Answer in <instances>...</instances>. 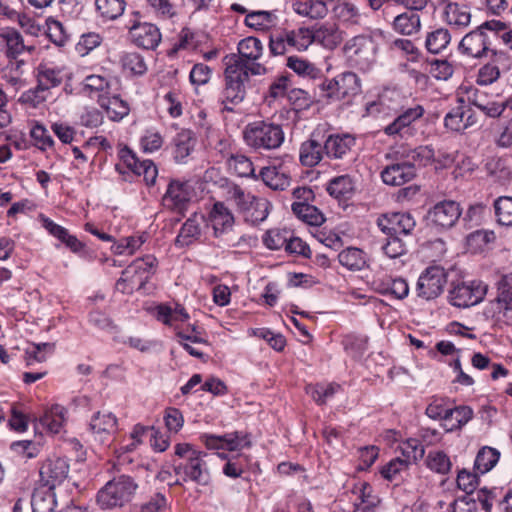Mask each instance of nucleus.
I'll use <instances>...</instances> for the list:
<instances>
[{
  "label": "nucleus",
  "instance_id": "f257e3e1",
  "mask_svg": "<svg viewBox=\"0 0 512 512\" xmlns=\"http://www.w3.org/2000/svg\"><path fill=\"white\" fill-rule=\"evenodd\" d=\"M223 63L225 69L221 103L225 110L233 111V107L240 104L246 97L250 76L265 75L267 68L259 62L245 63L241 57L235 56V53L226 55Z\"/></svg>",
  "mask_w": 512,
  "mask_h": 512
},
{
  "label": "nucleus",
  "instance_id": "f03ea898",
  "mask_svg": "<svg viewBox=\"0 0 512 512\" xmlns=\"http://www.w3.org/2000/svg\"><path fill=\"white\" fill-rule=\"evenodd\" d=\"M175 455L179 457L178 461H174V472L178 476L176 485L191 481L200 486H207L211 482L206 453L195 450L188 443H179L175 446Z\"/></svg>",
  "mask_w": 512,
  "mask_h": 512
},
{
  "label": "nucleus",
  "instance_id": "7ed1b4c3",
  "mask_svg": "<svg viewBox=\"0 0 512 512\" xmlns=\"http://www.w3.org/2000/svg\"><path fill=\"white\" fill-rule=\"evenodd\" d=\"M505 29L506 23L502 21H486L462 38L459 50L472 58L486 57L491 50L493 37L498 36V33Z\"/></svg>",
  "mask_w": 512,
  "mask_h": 512
},
{
  "label": "nucleus",
  "instance_id": "20e7f679",
  "mask_svg": "<svg viewBox=\"0 0 512 512\" xmlns=\"http://www.w3.org/2000/svg\"><path fill=\"white\" fill-rule=\"evenodd\" d=\"M137 489L138 484L133 477L117 475L98 491L96 501L102 509L121 508L132 500Z\"/></svg>",
  "mask_w": 512,
  "mask_h": 512
},
{
  "label": "nucleus",
  "instance_id": "39448f33",
  "mask_svg": "<svg viewBox=\"0 0 512 512\" xmlns=\"http://www.w3.org/2000/svg\"><path fill=\"white\" fill-rule=\"evenodd\" d=\"M243 138L245 143L254 150L270 151L279 148L285 136L281 125L255 121L245 127Z\"/></svg>",
  "mask_w": 512,
  "mask_h": 512
},
{
  "label": "nucleus",
  "instance_id": "423d86ee",
  "mask_svg": "<svg viewBox=\"0 0 512 512\" xmlns=\"http://www.w3.org/2000/svg\"><path fill=\"white\" fill-rule=\"evenodd\" d=\"M320 97L328 103L346 101L361 93V80L353 72H344L333 79H326L319 85Z\"/></svg>",
  "mask_w": 512,
  "mask_h": 512
},
{
  "label": "nucleus",
  "instance_id": "0eeeda50",
  "mask_svg": "<svg viewBox=\"0 0 512 512\" xmlns=\"http://www.w3.org/2000/svg\"><path fill=\"white\" fill-rule=\"evenodd\" d=\"M424 113L425 109L420 104L402 108L397 117L383 128V132L389 137L412 136L415 131L414 124L424 116Z\"/></svg>",
  "mask_w": 512,
  "mask_h": 512
},
{
  "label": "nucleus",
  "instance_id": "6e6552de",
  "mask_svg": "<svg viewBox=\"0 0 512 512\" xmlns=\"http://www.w3.org/2000/svg\"><path fill=\"white\" fill-rule=\"evenodd\" d=\"M447 282L445 270L439 266L426 268L418 278L416 284L417 295L425 300L437 298Z\"/></svg>",
  "mask_w": 512,
  "mask_h": 512
},
{
  "label": "nucleus",
  "instance_id": "1a4fd4ad",
  "mask_svg": "<svg viewBox=\"0 0 512 512\" xmlns=\"http://www.w3.org/2000/svg\"><path fill=\"white\" fill-rule=\"evenodd\" d=\"M345 51L352 65L362 71L369 70L375 62V46L368 37L352 38L346 43Z\"/></svg>",
  "mask_w": 512,
  "mask_h": 512
},
{
  "label": "nucleus",
  "instance_id": "9d476101",
  "mask_svg": "<svg viewBox=\"0 0 512 512\" xmlns=\"http://www.w3.org/2000/svg\"><path fill=\"white\" fill-rule=\"evenodd\" d=\"M486 294V286L481 282H458L449 291V301L456 307H470L479 303Z\"/></svg>",
  "mask_w": 512,
  "mask_h": 512
},
{
  "label": "nucleus",
  "instance_id": "9b49d317",
  "mask_svg": "<svg viewBox=\"0 0 512 512\" xmlns=\"http://www.w3.org/2000/svg\"><path fill=\"white\" fill-rule=\"evenodd\" d=\"M460 216V205L452 200H444L435 204L428 211L427 219L432 226L446 230L453 227Z\"/></svg>",
  "mask_w": 512,
  "mask_h": 512
},
{
  "label": "nucleus",
  "instance_id": "f8f14e48",
  "mask_svg": "<svg viewBox=\"0 0 512 512\" xmlns=\"http://www.w3.org/2000/svg\"><path fill=\"white\" fill-rule=\"evenodd\" d=\"M118 421L116 416L108 411H98L90 420L89 429L96 442L109 445L117 432Z\"/></svg>",
  "mask_w": 512,
  "mask_h": 512
},
{
  "label": "nucleus",
  "instance_id": "ddd939ff",
  "mask_svg": "<svg viewBox=\"0 0 512 512\" xmlns=\"http://www.w3.org/2000/svg\"><path fill=\"white\" fill-rule=\"evenodd\" d=\"M377 225L386 235H410L416 226V221L410 213L396 212L381 215Z\"/></svg>",
  "mask_w": 512,
  "mask_h": 512
},
{
  "label": "nucleus",
  "instance_id": "4468645a",
  "mask_svg": "<svg viewBox=\"0 0 512 512\" xmlns=\"http://www.w3.org/2000/svg\"><path fill=\"white\" fill-rule=\"evenodd\" d=\"M385 158L388 160H405L412 164L415 168L416 165L426 166L435 159V152L430 146H419L410 148L405 145H400L391 148L386 153Z\"/></svg>",
  "mask_w": 512,
  "mask_h": 512
},
{
  "label": "nucleus",
  "instance_id": "2eb2a0df",
  "mask_svg": "<svg viewBox=\"0 0 512 512\" xmlns=\"http://www.w3.org/2000/svg\"><path fill=\"white\" fill-rule=\"evenodd\" d=\"M128 29L130 40L143 49L154 50L161 42L160 30L152 23L134 21Z\"/></svg>",
  "mask_w": 512,
  "mask_h": 512
},
{
  "label": "nucleus",
  "instance_id": "dca6fc26",
  "mask_svg": "<svg viewBox=\"0 0 512 512\" xmlns=\"http://www.w3.org/2000/svg\"><path fill=\"white\" fill-rule=\"evenodd\" d=\"M68 473L69 464L66 459L48 458L40 466V482L45 487L55 488L67 478Z\"/></svg>",
  "mask_w": 512,
  "mask_h": 512
},
{
  "label": "nucleus",
  "instance_id": "f3484780",
  "mask_svg": "<svg viewBox=\"0 0 512 512\" xmlns=\"http://www.w3.org/2000/svg\"><path fill=\"white\" fill-rule=\"evenodd\" d=\"M228 198L232 200L240 210L246 211L255 206L258 214L255 220L263 221L268 216L269 202L265 199H257L251 193L244 191L238 185H232L228 188Z\"/></svg>",
  "mask_w": 512,
  "mask_h": 512
},
{
  "label": "nucleus",
  "instance_id": "a211bd4d",
  "mask_svg": "<svg viewBox=\"0 0 512 512\" xmlns=\"http://www.w3.org/2000/svg\"><path fill=\"white\" fill-rule=\"evenodd\" d=\"M381 172L383 182L390 186H401L414 179L416 169L405 160H391Z\"/></svg>",
  "mask_w": 512,
  "mask_h": 512
},
{
  "label": "nucleus",
  "instance_id": "6ab92c4d",
  "mask_svg": "<svg viewBox=\"0 0 512 512\" xmlns=\"http://www.w3.org/2000/svg\"><path fill=\"white\" fill-rule=\"evenodd\" d=\"M208 224L213 229L214 237L220 238L232 230L234 216L223 202H215L208 215Z\"/></svg>",
  "mask_w": 512,
  "mask_h": 512
},
{
  "label": "nucleus",
  "instance_id": "aec40b11",
  "mask_svg": "<svg viewBox=\"0 0 512 512\" xmlns=\"http://www.w3.org/2000/svg\"><path fill=\"white\" fill-rule=\"evenodd\" d=\"M191 197L190 186L186 181L171 180L162 197L163 205L171 210H182Z\"/></svg>",
  "mask_w": 512,
  "mask_h": 512
},
{
  "label": "nucleus",
  "instance_id": "412c9836",
  "mask_svg": "<svg viewBox=\"0 0 512 512\" xmlns=\"http://www.w3.org/2000/svg\"><path fill=\"white\" fill-rule=\"evenodd\" d=\"M204 442L208 449H224L230 451L240 450L251 445L248 436L239 432L228 433L223 436L205 435Z\"/></svg>",
  "mask_w": 512,
  "mask_h": 512
},
{
  "label": "nucleus",
  "instance_id": "4be33fe9",
  "mask_svg": "<svg viewBox=\"0 0 512 512\" xmlns=\"http://www.w3.org/2000/svg\"><path fill=\"white\" fill-rule=\"evenodd\" d=\"M323 144L327 158L343 159L355 145V138L350 134H331Z\"/></svg>",
  "mask_w": 512,
  "mask_h": 512
},
{
  "label": "nucleus",
  "instance_id": "5701e85b",
  "mask_svg": "<svg viewBox=\"0 0 512 512\" xmlns=\"http://www.w3.org/2000/svg\"><path fill=\"white\" fill-rule=\"evenodd\" d=\"M311 42H318L327 49H334L343 40L342 31L335 23L325 22L310 31Z\"/></svg>",
  "mask_w": 512,
  "mask_h": 512
},
{
  "label": "nucleus",
  "instance_id": "b1692460",
  "mask_svg": "<svg viewBox=\"0 0 512 512\" xmlns=\"http://www.w3.org/2000/svg\"><path fill=\"white\" fill-rule=\"evenodd\" d=\"M257 177L273 190H285L291 181V177L282 166L262 167Z\"/></svg>",
  "mask_w": 512,
  "mask_h": 512
},
{
  "label": "nucleus",
  "instance_id": "393cba45",
  "mask_svg": "<svg viewBox=\"0 0 512 512\" xmlns=\"http://www.w3.org/2000/svg\"><path fill=\"white\" fill-rule=\"evenodd\" d=\"M324 156V144L315 139L314 135L300 146L299 160L303 166L314 167L321 162Z\"/></svg>",
  "mask_w": 512,
  "mask_h": 512
},
{
  "label": "nucleus",
  "instance_id": "a878e982",
  "mask_svg": "<svg viewBox=\"0 0 512 512\" xmlns=\"http://www.w3.org/2000/svg\"><path fill=\"white\" fill-rule=\"evenodd\" d=\"M393 29L402 35L411 36L418 33L421 29V18L418 12L413 9H407L398 14L393 20Z\"/></svg>",
  "mask_w": 512,
  "mask_h": 512
},
{
  "label": "nucleus",
  "instance_id": "bb28decb",
  "mask_svg": "<svg viewBox=\"0 0 512 512\" xmlns=\"http://www.w3.org/2000/svg\"><path fill=\"white\" fill-rule=\"evenodd\" d=\"M4 40V47H6V56L11 59H17L24 51H33V46H27L24 43L23 37L15 29H4L1 32Z\"/></svg>",
  "mask_w": 512,
  "mask_h": 512
},
{
  "label": "nucleus",
  "instance_id": "cd10ccee",
  "mask_svg": "<svg viewBox=\"0 0 512 512\" xmlns=\"http://www.w3.org/2000/svg\"><path fill=\"white\" fill-rule=\"evenodd\" d=\"M293 10L302 17L318 20L327 16L329 8L324 0H299L293 3Z\"/></svg>",
  "mask_w": 512,
  "mask_h": 512
},
{
  "label": "nucleus",
  "instance_id": "c85d7f7f",
  "mask_svg": "<svg viewBox=\"0 0 512 512\" xmlns=\"http://www.w3.org/2000/svg\"><path fill=\"white\" fill-rule=\"evenodd\" d=\"M174 159L178 163H184L194 150L196 139L191 130H181L173 139Z\"/></svg>",
  "mask_w": 512,
  "mask_h": 512
},
{
  "label": "nucleus",
  "instance_id": "c756f323",
  "mask_svg": "<svg viewBox=\"0 0 512 512\" xmlns=\"http://www.w3.org/2000/svg\"><path fill=\"white\" fill-rule=\"evenodd\" d=\"M55 488L41 486L32 494L31 507L33 512H52L57 501L54 493Z\"/></svg>",
  "mask_w": 512,
  "mask_h": 512
},
{
  "label": "nucleus",
  "instance_id": "7c9ffc66",
  "mask_svg": "<svg viewBox=\"0 0 512 512\" xmlns=\"http://www.w3.org/2000/svg\"><path fill=\"white\" fill-rule=\"evenodd\" d=\"M263 49L260 39L249 36L238 43V53L235 56L241 57L245 63L258 62L263 55Z\"/></svg>",
  "mask_w": 512,
  "mask_h": 512
},
{
  "label": "nucleus",
  "instance_id": "2f4dec72",
  "mask_svg": "<svg viewBox=\"0 0 512 512\" xmlns=\"http://www.w3.org/2000/svg\"><path fill=\"white\" fill-rule=\"evenodd\" d=\"M82 91L89 97H96L99 101V97H105L110 95L112 83L101 75H89L82 83Z\"/></svg>",
  "mask_w": 512,
  "mask_h": 512
},
{
  "label": "nucleus",
  "instance_id": "473e14b6",
  "mask_svg": "<svg viewBox=\"0 0 512 512\" xmlns=\"http://www.w3.org/2000/svg\"><path fill=\"white\" fill-rule=\"evenodd\" d=\"M98 103L101 108L107 112L108 117L113 121H119L129 113V106L127 102L117 95H106L105 97L100 96Z\"/></svg>",
  "mask_w": 512,
  "mask_h": 512
},
{
  "label": "nucleus",
  "instance_id": "72a5a7b5",
  "mask_svg": "<svg viewBox=\"0 0 512 512\" xmlns=\"http://www.w3.org/2000/svg\"><path fill=\"white\" fill-rule=\"evenodd\" d=\"M66 409L61 405H53L45 414L41 417V425L47 429L50 433L58 434L62 431L65 418Z\"/></svg>",
  "mask_w": 512,
  "mask_h": 512
},
{
  "label": "nucleus",
  "instance_id": "f704fd0d",
  "mask_svg": "<svg viewBox=\"0 0 512 512\" xmlns=\"http://www.w3.org/2000/svg\"><path fill=\"white\" fill-rule=\"evenodd\" d=\"M126 8L125 0H95V10L103 21H112L120 17Z\"/></svg>",
  "mask_w": 512,
  "mask_h": 512
},
{
  "label": "nucleus",
  "instance_id": "c9c22d12",
  "mask_svg": "<svg viewBox=\"0 0 512 512\" xmlns=\"http://www.w3.org/2000/svg\"><path fill=\"white\" fill-rule=\"evenodd\" d=\"M156 319L165 325H173L174 322H185L189 319V314L185 308L176 304L174 308L167 304H160L155 308Z\"/></svg>",
  "mask_w": 512,
  "mask_h": 512
},
{
  "label": "nucleus",
  "instance_id": "e433bc0d",
  "mask_svg": "<svg viewBox=\"0 0 512 512\" xmlns=\"http://www.w3.org/2000/svg\"><path fill=\"white\" fill-rule=\"evenodd\" d=\"M37 83L48 92L52 88L58 87L63 80L62 71L56 67L47 64H40L36 73Z\"/></svg>",
  "mask_w": 512,
  "mask_h": 512
},
{
  "label": "nucleus",
  "instance_id": "4c0bfd02",
  "mask_svg": "<svg viewBox=\"0 0 512 512\" xmlns=\"http://www.w3.org/2000/svg\"><path fill=\"white\" fill-rule=\"evenodd\" d=\"M339 263L351 271L362 270L366 266L365 253L355 247H348L338 254Z\"/></svg>",
  "mask_w": 512,
  "mask_h": 512
},
{
  "label": "nucleus",
  "instance_id": "58836bf2",
  "mask_svg": "<svg viewBox=\"0 0 512 512\" xmlns=\"http://www.w3.org/2000/svg\"><path fill=\"white\" fill-rule=\"evenodd\" d=\"M201 234L200 221L197 216L188 218L182 225L175 243L180 247L188 246L199 238Z\"/></svg>",
  "mask_w": 512,
  "mask_h": 512
},
{
  "label": "nucleus",
  "instance_id": "ea45409f",
  "mask_svg": "<svg viewBox=\"0 0 512 512\" xmlns=\"http://www.w3.org/2000/svg\"><path fill=\"white\" fill-rule=\"evenodd\" d=\"M444 16L449 25L461 28L468 26L471 21V13L468 7L458 3L448 4L444 8Z\"/></svg>",
  "mask_w": 512,
  "mask_h": 512
},
{
  "label": "nucleus",
  "instance_id": "a19ab883",
  "mask_svg": "<svg viewBox=\"0 0 512 512\" xmlns=\"http://www.w3.org/2000/svg\"><path fill=\"white\" fill-rule=\"evenodd\" d=\"M277 17L273 12L266 10L250 11L245 17V25L258 31H264L271 28Z\"/></svg>",
  "mask_w": 512,
  "mask_h": 512
},
{
  "label": "nucleus",
  "instance_id": "79ce46f5",
  "mask_svg": "<svg viewBox=\"0 0 512 512\" xmlns=\"http://www.w3.org/2000/svg\"><path fill=\"white\" fill-rule=\"evenodd\" d=\"M292 211L299 219L310 225L318 226L325 220L317 207L305 202H294L292 204Z\"/></svg>",
  "mask_w": 512,
  "mask_h": 512
},
{
  "label": "nucleus",
  "instance_id": "37998d69",
  "mask_svg": "<svg viewBox=\"0 0 512 512\" xmlns=\"http://www.w3.org/2000/svg\"><path fill=\"white\" fill-rule=\"evenodd\" d=\"M451 41V35L445 28H438L429 32L426 36L425 47L432 54H439L447 48Z\"/></svg>",
  "mask_w": 512,
  "mask_h": 512
},
{
  "label": "nucleus",
  "instance_id": "c03bdc74",
  "mask_svg": "<svg viewBox=\"0 0 512 512\" xmlns=\"http://www.w3.org/2000/svg\"><path fill=\"white\" fill-rule=\"evenodd\" d=\"M354 182L349 175H342L330 180L327 191L329 194L338 199L349 198L354 192Z\"/></svg>",
  "mask_w": 512,
  "mask_h": 512
},
{
  "label": "nucleus",
  "instance_id": "a18cd8bd",
  "mask_svg": "<svg viewBox=\"0 0 512 512\" xmlns=\"http://www.w3.org/2000/svg\"><path fill=\"white\" fill-rule=\"evenodd\" d=\"M500 453L491 447H483L476 455L474 469L484 474L490 471L498 462Z\"/></svg>",
  "mask_w": 512,
  "mask_h": 512
},
{
  "label": "nucleus",
  "instance_id": "49530a36",
  "mask_svg": "<svg viewBox=\"0 0 512 512\" xmlns=\"http://www.w3.org/2000/svg\"><path fill=\"white\" fill-rule=\"evenodd\" d=\"M227 165L231 171L240 177L258 179L252 161L245 155H231L227 159Z\"/></svg>",
  "mask_w": 512,
  "mask_h": 512
},
{
  "label": "nucleus",
  "instance_id": "de8ad7c7",
  "mask_svg": "<svg viewBox=\"0 0 512 512\" xmlns=\"http://www.w3.org/2000/svg\"><path fill=\"white\" fill-rule=\"evenodd\" d=\"M379 291L382 294L393 295L397 299H404L408 296L409 286L403 278H387L379 284Z\"/></svg>",
  "mask_w": 512,
  "mask_h": 512
},
{
  "label": "nucleus",
  "instance_id": "09e8293b",
  "mask_svg": "<svg viewBox=\"0 0 512 512\" xmlns=\"http://www.w3.org/2000/svg\"><path fill=\"white\" fill-rule=\"evenodd\" d=\"M121 64L124 70L134 76H142L147 71V64L144 57L137 52L125 53L121 57Z\"/></svg>",
  "mask_w": 512,
  "mask_h": 512
},
{
  "label": "nucleus",
  "instance_id": "8fccbe9b",
  "mask_svg": "<svg viewBox=\"0 0 512 512\" xmlns=\"http://www.w3.org/2000/svg\"><path fill=\"white\" fill-rule=\"evenodd\" d=\"M426 465L430 470L442 475L449 473L452 467L449 456L440 450L430 451L428 453Z\"/></svg>",
  "mask_w": 512,
  "mask_h": 512
},
{
  "label": "nucleus",
  "instance_id": "3c124183",
  "mask_svg": "<svg viewBox=\"0 0 512 512\" xmlns=\"http://www.w3.org/2000/svg\"><path fill=\"white\" fill-rule=\"evenodd\" d=\"M290 87V77L288 75H281L274 79L270 84L268 91L265 95V99L269 105L272 102L284 98L288 95Z\"/></svg>",
  "mask_w": 512,
  "mask_h": 512
},
{
  "label": "nucleus",
  "instance_id": "603ef678",
  "mask_svg": "<svg viewBox=\"0 0 512 512\" xmlns=\"http://www.w3.org/2000/svg\"><path fill=\"white\" fill-rule=\"evenodd\" d=\"M497 222L504 226L512 225V197L501 196L494 202Z\"/></svg>",
  "mask_w": 512,
  "mask_h": 512
},
{
  "label": "nucleus",
  "instance_id": "864d4df0",
  "mask_svg": "<svg viewBox=\"0 0 512 512\" xmlns=\"http://www.w3.org/2000/svg\"><path fill=\"white\" fill-rule=\"evenodd\" d=\"M53 351V343L32 344V346L25 351V361L27 366H31L36 362L41 363L46 361V355L51 354Z\"/></svg>",
  "mask_w": 512,
  "mask_h": 512
},
{
  "label": "nucleus",
  "instance_id": "5fc2aeb1",
  "mask_svg": "<svg viewBox=\"0 0 512 512\" xmlns=\"http://www.w3.org/2000/svg\"><path fill=\"white\" fill-rule=\"evenodd\" d=\"M497 302L500 311L512 310V273L503 276L499 282Z\"/></svg>",
  "mask_w": 512,
  "mask_h": 512
},
{
  "label": "nucleus",
  "instance_id": "6e6d98bb",
  "mask_svg": "<svg viewBox=\"0 0 512 512\" xmlns=\"http://www.w3.org/2000/svg\"><path fill=\"white\" fill-rule=\"evenodd\" d=\"M285 36H287L286 42L289 44L290 50H306L312 43L310 30L308 29L285 30Z\"/></svg>",
  "mask_w": 512,
  "mask_h": 512
},
{
  "label": "nucleus",
  "instance_id": "4d7b16f0",
  "mask_svg": "<svg viewBox=\"0 0 512 512\" xmlns=\"http://www.w3.org/2000/svg\"><path fill=\"white\" fill-rule=\"evenodd\" d=\"M26 62L24 60L11 59L4 70L3 77L14 87L23 84L22 76L24 75Z\"/></svg>",
  "mask_w": 512,
  "mask_h": 512
},
{
  "label": "nucleus",
  "instance_id": "13d9d810",
  "mask_svg": "<svg viewBox=\"0 0 512 512\" xmlns=\"http://www.w3.org/2000/svg\"><path fill=\"white\" fill-rule=\"evenodd\" d=\"M339 387V385L334 383L327 385H308L306 387V392L313 398L316 403L323 405L327 399L331 398L336 393Z\"/></svg>",
  "mask_w": 512,
  "mask_h": 512
},
{
  "label": "nucleus",
  "instance_id": "bf43d9fd",
  "mask_svg": "<svg viewBox=\"0 0 512 512\" xmlns=\"http://www.w3.org/2000/svg\"><path fill=\"white\" fill-rule=\"evenodd\" d=\"M399 449L407 464L416 462L423 458L425 450L423 445L417 439H408L399 445Z\"/></svg>",
  "mask_w": 512,
  "mask_h": 512
},
{
  "label": "nucleus",
  "instance_id": "052dcab7",
  "mask_svg": "<svg viewBox=\"0 0 512 512\" xmlns=\"http://www.w3.org/2000/svg\"><path fill=\"white\" fill-rule=\"evenodd\" d=\"M121 161L136 175H143L146 170L147 164L152 163L151 160L140 161L136 155L128 147H124L119 151Z\"/></svg>",
  "mask_w": 512,
  "mask_h": 512
},
{
  "label": "nucleus",
  "instance_id": "680f3d73",
  "mask_svg": "<svg viewBox=\"0 0 512 512\" xmlns=\"http://www.w3.org/2000/svg\"><path fill=\"white\" fill-rule=\"evenodd\" d=\"M34 146L45 151L54 145V140L42 124H35L30 130Z\"/></svg>",
  "mask_w": 512,
  "mask_h": 512
},
{
  "label": "nucleus",
  "instance_id": "e2e57ef3",
  "mask_svg": "<svg viewBox=\"0 0 512 512\" xmlns=\"http://www.w3.org/2000/svg\"><path fill=\"white\" fill-rule=\"evenodd\" d=\"M50 92H48L43 87H40V85L37 83L36 87L31 88L24 92L20 96V101L24 104H28L31 107H38L40 104L44 103L47 98L49 97Z\"/></svg>",
  "mask_w": 512,
  "mask_h": 512
},
{
  "label": "nucleus",
  "instance_id": "0e129e2a",
  "mask_svg": "<svg viewBox=\"0 0 512 512\" xmlns=\"http://www.w3.org/2000/svg\"><path fill=\"white\" fill-rule=\"evenodd\" d=\"M466 111L463 107H456L448 112L444 118V126L454 132L465 131L464 117Z\"/></svg>",
  "mask_w": 512,
  "mask_h": 512
},
{
  "label": "nucleus",
  "instance_id": "69168bd1",
  "mask_svg": "<svg viewBox=\"0 0 512 512\" xmlns=\"http://www.w3.org/2000/svg\"><path fill=\"white\" fill-rule=\"evenodd\" d=\"M167 507L166 496L161 492H156L139 506L138 512H163Z\"/></svg>",
  "mask_w": 512,
  "mask_h": 512
},
{
  "label": "nucleus",
  "instance_id": "338daca9",
  "mask_svg": "<svg viewBox=\"0 0 512 512\" xmlns=\"http://www.w3.org/2000/svg\"><path fill=\"white\" fill-rule=\"evenodd\" d=\"M289 232L286 230L272 229L266 232L263 243L271 250L285 248Z\"/></svg>",
  "mask_w": 512,
  "mask_h": 512
},
{
  "label": "nucleus",
  "instance_id": "774afa93",
  "mask_svg": "<svg viewBox=\"0 0 512 512\" xmlns=\"http://www.w3.org/2000/svg\"><path fill=\"white\" fill-rule=\"evenodd\" d=\"M388 239L382 246V250L391 259L404 255L407 251L406 244L397 235H387Z\"/></svg>",
  "mask_w": 512,
  "mask_h": 512
}]
</instances>
